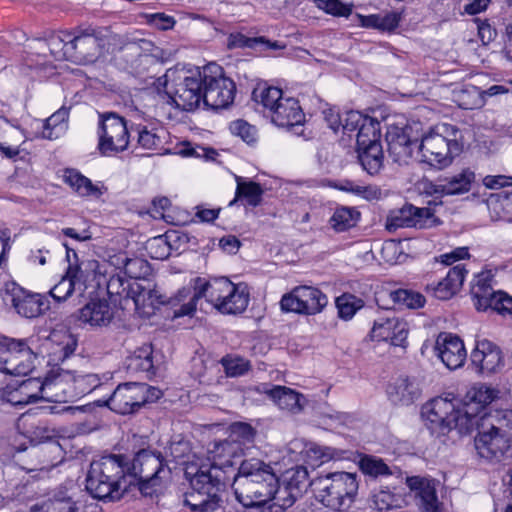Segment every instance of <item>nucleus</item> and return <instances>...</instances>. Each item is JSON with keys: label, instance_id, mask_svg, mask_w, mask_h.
<instances>
[{"label": "nucleus", "instance_id": "1", "mask_svg": "<svg viewBox=\"0 0 512 512\" xmlns=\"http://www.w3.org/2000/svg\"><path fill=\"white\" fill-rule=\"evenodd\" d=\"M240 450L238 444L225 439L215 442L210 450L211 464L190 463L185 468V478L189 481L191 491L185 496V504L194 511L214 512L220 506L219 492L231 482L237 472L235 461Z\"/></svg>", "mask_w": 512, "mask_h": 512}, {"label": "nucleus", "instance_id": "2", "mask_svg": "<svg viewBox=\"0 0 512 512\" xmlns=\"http://www.w3.org/2000/svg\"><path fill=\"white\" fill-rule=\"evenodd\" d=\"M193 282V288L180 289L172 299L173 305H180L174 310V317L191 316L201 298H205L220 313L228 315L241 314L249 304L250 293L244 283L234 284L226 277L209 281L197 277Z\"/></svg>", "mask_w": 512, "mask_h": 512}, {"label": "nucleus", "instance_id": "3", "mask_svg": "<svg viewBox=\"0 0 512 512\" xmlns=\"http://www.w3.org/2000/svg\"><path fill=\"white\" fill-rule=\"evenodd\" d=\"M277 485L273 467L256 458L242 460L231 479L239 503L246 508L263 506L271 500Z\"/></svg>", "mask_w": 512, "mask_h": 512}, {"label": "nucleus", "instance_id": "4", "mask_svg": "<svg viewBox=\"0 0 512 512\" xmlns=\"http://www.w3.org/2000/svg\"><path fill=\"white\" fill-rule=\"evenodd\" d=\"M461 131L452 124L434 126L418 145L419 161L436 169L449 166L463 150Z\"/></svg>", "mask_w": 512, "mask_h": 512}, {"label": "nucleus", "instance_id": "5", "mask_svg": "<svg viewBox=\"0 0 512 512\" xmlns=\"http://www.w3.org/2000/svg\"><path fill=\"white\" fill-rule=\"evenodd\" d=\"M316 498L335 511L347 510L355 501L358 480L355 473L329 472L311 480Z\"/></svg>", "mask_w": 512, "mask_h": 512}, {"label": "nucleus", "instance_id": "6", "mask_svg": "<svg viewBox=\"0 0 512 512\" xmlns=\"http://www.w3.org/2000/svg\"><path fill=\"white\" fill-rule=\"evenodd\" d=\"M421 414L432 434L446 435L452 429L460 434L472 432L471 420L465 417L456 398L436 397L423 405Z\"/></svg>", "mask_w": 512, "mask_h": 512}, {"label": "nucleus", "instance_id": "7", "mask_svg": "<svg viewBox=\"0 0 512 512\" xmlns=\"http://www.w3.org/2000/svg\"><path fill=\"white\" fill-rule=\"evenodd\" d=\"M161 395L160 389L146 383H122L115 388L105 405L118 414H131L145 403L156 401Z\"/></svg>", "mask_w": 512, "mask_h": 512}, {"label": "nucleus", "instance_id": "8", "mask_svg": "<svg viewBox=\"0 0 512 512\" xmlns=\"http://www.w3.org/2000/svg\"><path fill=\"white\" fill-rule=\"evenodd\" d=\"M490 415H482L476 423L477 435L474 439L475 449L481 458L500 461L511 446L507 429L493 423Z\"/></svg>", "mask_w": 512, "mask_h": 512}, {"label": "nucleus", "instance_id": "9", "mask_svg": "<svg viewBox=\"0 0 512 512\" xmlns=\"http://www.w3.org/2000/svg\"><path fill=\"white\" fill-rule=\"evenodd\" d=\"M97 149L102 156H114L127 150L130 134L126 120L114 112L99 115Z\"/></svg>", "mask_w": 512, "mask_h": 512}, {"label": "nucleus", "instance_id": "10", "mask_svg": "<svg viewBox=\"0 0 512 512\" xmlns=\"http://www.w3.org/2000/svg\"><path fill=\"white\" fill-rule=\"evenodd\" d=\"M203 83L206 107L217 110L227 108L233 103L236 92L235 83L224 76L220 66L213 63L204 66Z\"/></svg>", "mask_w": 512, "mask_h": 512}, {"label": "nucleus", "instance_id": "11", "mask_svg": "<svg viewBox=\"0 0 512 512\" xmlns=\"http://www.w3.org/2000/svg\"><path fill=\"white\" fill-rule=\"evenodd\" d=\"M165 466L160 453L143 449L136 453L132 462L128 461V476L139 480L143 494H152L154 491L150 488L158 485L163 477L161 474L167 475L170 472Z\"/></svg>", "mask_w": 512, "mask_h": 512}, {"label": "nucleus", "instance_id": "12", "mask_svg": "<svg viewBox=\"0 0 512 512\" xmlns=\"http://www.w3.org/2000/svg\"><path fill=\"white\" fill-rule=\"evenodd\" d=\"M36 354L27 340L4 338L0 340V371L15 376H26L34 368Z\"/></svg>", "mask_w": 512, "mask_h": 512}, {"label": "nucleus", "instance_id": "13", "mask_svg": "<svg viewBox=\"0 0 512 512\" xmlns=\"http://www.w3.org/2000/svg\"><path fill=\"white\" fill-rule=\"evenodd\" d=\"M327 303V296L318 288L299 286L282 296L280 306L284 312L315 315L320 313Z\"/></svg>", "mask_w": 512, "mask_h": 512}, {"label": "nucleus", "instance_id": "14", "mask_svg": "<svg viewBox=\"0 0 512 512\" xmlns=\"http://www.w3.org/2000/svg\"><path fill=\"white\" fill-rule=\"evenodd\" d=\"M102 46L103 39L95 28H77L71 31L68 45L70 61L78 64L92 63L100 55Z\"/></svg>", "mask_w": 512, "mask_h": 512}, {"label": "nucleus", "instance_id": "15", "mask_svg": "<svg viewBox=\"0 0 512 512\" xmlns=\"http://www.w3.org/2000/svg\"><path fill=\"white\" fill-rule=\"evenodd\" d=\"M434 222L435 217L430 208H419L406 204L402 208L393 210L388 214L385 228L389 232H395L400 228L408 227L423 229L431 227Z\"/></svg>", "mask_w": 512, "mask_h": 512}, {"label": "nucleus", "instance_id": "16", "mask_svg": "<svg viewBox=\"0 0 512 512\" xmlns=\"http://www.w3.org/2000/svg\"><path fill=\"white\" fill-rule=\"evenodd\" d=\"M203 69L197 70L176 84L171 99L177 108L183 111H193L204 104Z\"/></svg>", "mask_w": 512, "mask_h": 512}, {"label": "nucleus", "instance_id": "17", "mask_svg": "<svg viewBox=\"0 0 512 512\" xmlns=\"http://www.w3.org/2000/svg\"><path fill=\"white\" fill-rule=\"evenodd\" d=\"M471 364L480 374H492L501 369L504 359L500 348L487 339L478 340L470 355Z\"/></svg>", "mask_w": 512, "mask_h": 512}, {"label": "nucleus", "instance_id": "18", "mask_svg": "<svg viewBox=\"0 0 512 512\" xmlns=\"http://www.w3.org/2000/svg\"><path fill=\"white\" fill-rule=\"evenodd\" d=\"M3 299L10 304L16 312L26 318H34L40 315L42 303L37 295L32 294L15 282L5 285Z\"/></svg>", "mask_w": 512, "mask_h": 512}, {"label": "nucleus", "instance_id": "19", "mask_svg": "<svg viewBox=\"0 0 512 512\" xmlns=\"http://www.w3.org/2000/svg\"><path fill=\"white\" fill-rule=\"evenodd\" d=\"M435 351L443 364L450 370L462 367L467 358L462 339L452 333L444 332L438 335Z\"/></svg>", "mask_w": 512, "mask_h": 512}, {"label": "nucleus", "instance_id": "20", "mask_svg": "<svg viewBox=\"0 0 512 512\" xmlns=\"http://www.w3.org/2000/svg\"><path fill=\"white\" fill-rule=\"evenodd\" d=\"M407 486L414 493L416 504L423 512H440L442 503L436 490V481L420 476L408 477Z\"/></svg>", "mask_w": 512, "mask_h": 512}, {"label": "nucleus", "instance_id": "21", "mask_svg": "<svg viewBox=\"0 0 512 512\" xmlns=\"http://www.w3.org/2000/svg\"><path fill=\"white\" fill-rule=\"evenodd\" d=\"M408 336L407 323L395 316L380 317L374 321L371 338L376 341H389L394 346L403 347Z\"/></svg>", "mask_w": 512, "mask_h": 512}, {"label": "nucleus", "instance_id": "22", "mask_svg": "<svg viewBox=\"0 0 512 512\" xmlns=\"http://www.w3.org/2000/svg\"><path fill=\"white\" fill-rule=\"evenodd\" d=\"M46 380V401L65 402L75 398L74 372L64 369L52 370Z\"/></svg>", "mask_w": 512, "mask_h": 512}, {"label": "nucleus", "instance_id": "23", "mask_svg": "<svg viewBox=\"0 0 512 512\" xmlns=\"http://www.w3.org/2000/svg\"><path fill=\"white\" fill-rule=\"evenodd\" d=\"M496 398L495 390L485 385L473 387L468 391L463 401H461V409L465 417L471 420L472 430L476 423L482 417L480 414L484 407L490 404Z\"/></svg>", "mask_w": 512, "mask_h": 512}, {"label": "nucleus", "instance_id": "24", "mask_svg": "<svg viewBox=\"0 0 512 512\" xmlns=\"http://www.w3.org/2000/svg\"><path fill=\"white\" fill-rule=\"evenodd\" d=\"M268 118L278 127L298 129L303 124L305 115L297 99L283 97Z\"/></svg>", "mask_w": 512, "mask_h": 512}, {"label": "nucleus", "instance_id": "25", "mask_svg": "<svg viewBox=\"0 0 512 512\" xmlns=\"http://www.w3.org/2000/svg\"><path fill=\"white\" fill-rule=\"evenodd\" d=\"M410 127L392 128L386 134L389 155L395 162L406 163L412 157L413 148L418 147V140H412Z\"/></svg>", "mask_w": 512, "mask_h": 512}, {"label": "nucleus", "instance_id": "26", "mask_svg": "<svg viewBox=\"0 0 512 512\" xmlns=\"http://www.w3.org/2000/svg\"><path fill=\"white\" fill-rule=\"evenodd\" d=\"M95 478L110 477L114 481L126 484L125 477L128 475V459L123 455H106L90 464Z\"/></svg>", "mask_w": 512, "mask_h": 512}, {"label": "nucleus", "instance_id": "27", "mask_svg": "<svg viewBox=\"0 0 512 512\" xmlns=\"http://www.w3.org/2000/svg\"><path fill=\"white\" fill-rule=\"evenodd\" d=\"M388 399L396 406H409L421 396V388L415 378L402 376L387 387Z\"/></svg>", "mask_w": 512, "mask_h": 512}, {"label": "nucleus", "instance_id": "28", "mask_svg": "<svg viewBox=\"0 0 512 512\" xmlns=\"http://www.w3.org/2000/svg\"><path fill=\"white\" fill-rule=\"evenodd\" d=\"M93 470L89 469L86 477V490L88 493L99 500H119L126 490L127 484L114 481L112 478H96L99 481L94 482Z\"/></svg>", "mask_w": 512, "mask_h": 512}, {"label": "nucleus", "instance_id": "29", "mask_svg": "<svg viewBox=\"0 0 512 512\" xmlns=\"http://www.w3.org/2000/svg\"><path fill=\"white\" fill-rule=\"evenodd\" d=\"M475 181V172L470 168H463L458 173L439 180L438 184H431L433 193L441 195H461L470 191Z\"/></svg>", "mask_w": 512, "mask_h": 512}, {"label": "nucleus", "instance_id": "30", "mask_svg": "<svg viewBox=\"0 0 512 512\" xmlns=\"http://www.w3.org/2000/svg\"><path fill=\"white\" fill-rule=\"evenodd\" d=\"M466 274L464 265L457 264L450 268L445 278L436 285H428L427 289L431 290L436 298L448 300L460 290Z\"/></svg>", "mask_w": 512, "mask_h": 512}, {"label": "nucleus", "instance_id": "31", "mask_svg": "<svg viewBox=\"0 0 512 512\" xmlns=\"http://www.w3.org/2000/svg\"><path fill=\"white\" fill-rule=\"evenodd\" d=\"M78 319L91 326H107L113 319V310L106 300L91 301L79 310Z\"/></svg>", "mask_w": 512, "mask_h": 512}, {"label": "nucleus", "instance_id": "32", "mask_svg": "<svg viewBox=\"0 0 512 512\" xmlns=\"http://www.w3.org/2000/svg\"><path fill=\"white\" fill-rule=\"evenodd\" d=\"M152 354L151 345H143L137 348L125 360L127 372L132 375H143L146 378L155 375Z\"/></svg>", "mask_w": 512, "mask_h": 512}, {"label": "nucleus", "instance_id": "33", "mask_svg": "<svg viewBox=\"0 0 512 512\" xmlns=\"http://www.w3.org/2000/svg\"><path fill=\"white\" fill-rule=\"evenodd\" d=\"M261 391L266 394L280 409L299 412L302 409L301 395L291 388L268 384L262 385Z\"/></svg>", "mask_w": 512, "mask_h": 512}, {"label": "nucleus", "instance_id": "34", "mask_svg": "<svg viewBox=\"0 0 512 512\" xmlns=\"http://www.w3.org/2000/svg\"><path fill=\"white\" fill-rule=\"evenodd\" d=\"M357 23L367 29H376L382 32L395 30L402 19L400 11L392 10L378 14L362 15L356 14Z\"/></svg>", "mask_w": 512, "mask_h": 512}, {"label": "nucleus", "instance_id": "35", "mask_svg": "<svg viewBox=\"0 0 512 512\" xmlns=\"http://www.w3.org/2000/svg\"><path fill=\"white\" fill-rule=\"evenodd\" d=\"M47 380L28 378L22 381L12 394L15 404H29L38 400H46Z\"/></svg>", "mask_w": 512, "mask_h": 512}, {"label": "nucleus", "instance_id": "36", "mask_svg": "<svg viewBox=\"0 0 512 512\" xmlns=\"http://www.w3.org/2000/svg\"><path fill=\"white\" fill-rule=\"evenodd\" d=\"M492 275L482 272L475 277L471 286V297L478 311H487L488 300L497 292L493 289Z\"/></svg>", "mask_w": 512, "mask_h": 512}, {"label": "nucleus", "instance_id": "37", "mask_svg": "<svg viewBox=\"0 0 512 512\" xmlns=\"http://www.w3.org/2000/svg\"><path fill=\"white\" fill-rule=\"evenodd\" d=\"M236 183L235 198L230 202V205L238 200L251 207H257L261 204L264 190L259 183L244 180L240 176H236Z\"/></svg>", "mask_w": 512, "mask_h": 512}, {"label": "nucleus", "instance_id": "38", "mask_svg": "<svg viewBox=\"0 0 512 512\" xmlns=\"http://www.w3.org/2000/svg\"><path fill=\"white\" fill-rule=\"evenodd\" d=\"M301 453L306 461L313 466H319L331 460L341 459L344 454L341 450L319 445L315 442L305 443Z\"/></svg>", "mask_w": 512, "mask_h": 512}, {"label": "nucleus", "instance_id": "39", "mask_svg": "<svg viewBox=\"0 0 512 512\" xmlns=\"http://www.w3.org/2000/svg\"><path fill=\"white\" fill-rule=\"evenodd\" d=\"M67 261L69 262V265L65 274L70 278L72 283H75L74 286L77 289V293L81 295L87 288V282L90 278L91 271L96 266L97 262H72L70 260L69 249H67Z\"/></svg>", "mask_w": 512, "mask_h": 512}, {"label": "nucleus", "instance_id": "40", "mask_svg": "<svg viewBox=\"0 0 512 512\" xmlns=\"http://www.w3.org/2000/svg\"><path fill=\"white\" fill-rule=\"evenodd\" d=\"M253 100L262 107L263 114L268 117L275 106L283 99L281 89L273 86H258L252 93Z\"/></svg>", "mask_w": 512, "mask_h": 512}, {"label": "nucleus", "instance_id": "41", "mask_svg": "<svg viewBox=\"0 0 512 512\" xmlns=\"http://www.w3.org/2000/svg\"><path fill=\"white\" fill-rule=\"evenodd\" d=\"M357 152L359 162L368 174L375 175L381 170L384 158L381 144L357 149Z\"/></svg>", "mask_w": 512, "mask_h": 512}, {"label": "nucleus", "instance_id": "42", "mask_svg": "<svg viewBox=\"0 0 512 512\" xmlns=\"http://www.w3.org/2000/svg\"><path fill=\"white\" fill-rule=\"evenodd\" d=\"M227 46L229 49L261 48L262 50H268L281 48L277 42L272 43L264 37H247L242 33H231L228 37Z\"/></svg>", "mask_w": 512, "mask_h": 512}, {"label": "nucleus", "instance_id": "43", "mask_svg": "<svg viewBox=\"0 0 512 512\" xmlns=\"http://www.w3.org/2000/svg\"><path fill=\"white\" fill-rule=\"evenodd\" d=\"M111 379L109 374L96 373L76 374L74 372L75 397L86 395Z\"/></svg>", "mask_w": 512, "mask_h": 512}, {"label": "nucleus", "instance_id": "44", "mask_svg": "<svg viewBox=\"0 0 512 512\" xmlns=\"http://www.w3.org/2000/svg\"><path fill=\"white\" fill-rule=\"evenodd\" d=\"M389 297L393 305L399 309H417L425 304V298L421 293L409 289L392 290L389 292Z\"/></svg>", "mask_w": 512, "mask_h": 512}, {"label": "nucleus", "instance_id": "45", "mask_svg": "<svg viewBox=\"0 0 512 512\" xmlns=\"http://www.w3.org/2000/svg\"><path fill=\"white\" fill-rule=\"evenodd\" d=\"M380 123L377 120L368 118L361 124L356 134L357 149H363L373 144H381L380 137Z\"/></svg>", "mask_w": 512, "mask_h": 512}, {"label": "nucleus", "instance_id": "46", "mask_svg": "<svg viewBox=\"0 0 512 512\" xmlns=\"http://www.w3.org/2000/svg\"><path fill=\"white\" fill-rule=\"evenodd\" d=\"M71 41V31H59L47 38V45L51 55L56 60H69L68 45Z\"/></svg>", "mask_w": 512, "mask_h": 512}, {"label": "nucleus", "instance_id": "47", "mask_svg": "<svg viewBox=\"0 0 512 512\" xmlns=\"http://www.w3.org/2000/svg\"><path fill=\"white\" fill-rule=\"evenodd\" d=\"M359 212L350 207L337 208L330 218L331 227L337 232H343L354 227L359 219Z\"/></svg>", "mask_w": 512, "mask_h": 512}, {"label": "nucleus", "instance_id": "48", "mask_svg": "<svg viewBox=\"0 0 512 512\" xmlns=\"http://www.w3.org/2000/svg\"><path fill=\"white\" fill-rule=\"evenodd\" d=\"M65 182L69 184L80 196H90L99 193L97 186L90 179L75 170H67Z\"/></svg>", "mask_w": 512, "mask_h": 512}, {"label": "nucleus", "instance_id": "49", "mask_svg": "<svg viewBox=\"0 0 512 512\" xmlns=\"http://www.w3.org/2000/svg\"><path fill=\"white\" fill-rule=\"evenodd\" d=\"M458 103L462 109L472 110L483 107L485 98L478 87L470 85L459 92Z\"/></svg>", "mask_w": 512, "mask_h": 512}, {"label": "nucleus", "instance_id": "50", "mask_svg": "<svg viewBox=\"0 0 512 512\" xmlns=\"http://www.w3.org/2000/svg\"><path fill=\"white\" fill-rule=\"evenodd\" d=\"M359 468L365 475L374 478L391 474L388 465L381 458L371 455H364L360 458Z\"/></svg>", "mask_w": 512, "mask_h": 512}, {"label": "nucleus", "instance_id": "51", "mask_svg": "<svg viewBox=\"0 0 512 512\" xmlns=\"http://www.w3.org/2000/svg\"><path fill=\"white\" fill-rule=\"evenodd\" d=\"M336 305L340 318L350 320L364 306V302L352 294H343L337 298Z\"/></svg>", "mask_w": 512, "mask_h": 512}, {"label": "nucleus", "instance_id": "52", "mask_svg": "<svg viewBox=\"0 0 512 512\" xmlns=\"http://www.w3.org/2000/svg\"><path fill=\"white\" fill-rule=\"evenodd\" d=\"M275 493L271 500L273 506L279 507L281 510H285L291 507L296 499L300 497V494L294 493V489L291 488L287 483L284 486L279 485V478L277 477V485L275 487Z\"/></svg>", "mask_w": 512, "mask_h": 512}, {"label": "nucleus", "instance_id": "53", "mask_svg": "<svg viewBox=\"0 0 512 512\" xmlns=\"http://www.w3.org/2000/svg\"><path fill=\"white\" fill-rule=\"evenodd\" d=\"M146 250L152 259L165 260L170 256L172 247L167 237L160 235L146 242Z\"/></svg>", "mask_w": 512, "mask_h": 512}, {"label": "nucleus", "instance_id": "54", "mask_svg": "<svg viewBox=\"0 0 512 512\" xmlns=\"http://www.w3.org/2000/svg\"><path fill=\"white\" fill-rule=\"evenodd\" d=\"M289 473L290 476L288 477L287 484L294 489V493L302 495L308 486H312L306 467L296 466Z\"/></svg>", "mask_w": 512, "mask_h": 512}, {"label": "nucleus", "instance_id": "55", "mask_svg": "<svg viewBox=\"0 0 512 512\" xmlns=\"http://www.w3.org/2000/svg\"><path fill=\"white\" fill-rule=\"evenodd\" d=\"M150 271V265L142 258H125L124 260V272L130 278H145L150 274Z\"/></svg>", "mask_w": 512, "mask_h": 512}, {"label": "nucleus", "instance_id": "56", "mask_svg": "<svg viewBox=\"0 0 512 512\" xmlns=\"http://www.w3.org/2000/svg\"><path fill=\"white\" fill-rule=\"evenodd\" d=\"M497 312L500 315H512V297L506 292L498 290L489 300L487 310Z\"/></svg>", "mask_w": 512, "mask_h": 512}, {"label": "nucleus", "instance_id": "57", "mask_svg": "<svg viewBox=\"0 0 512 512\" xmlns=\"http://www.w3.org/2000/svg\"><path fill=\"white\" fill-rule=\"evenodd\" d=\"M137 143L140 147L148 150L158 149L162 144L161 137L146 126L138 125L136 127Z\"/></svg>", "mask_w": 512, "mask_h": 512}, {"label": "nucleus", "instance_id": "58", "mask_svg": "<svg viewBox=\"0 0 512 512\" xmlns=\"http://www.w3.org/2000/svg\"><path fill=\"white\" fill-rule=\"evenodd\" d=\"M229 439L240 446L241 443H250L255 437L254 428L247 423L237 422L231 425Z\"/></svg>", "mask_w": 512, "mask_h": 512}, {"label": "nucleus", "instance_id": "59", "mask_svg": "<svg viewBox=\"0 0 512 512\" xmlns=\"http://www.w3.org/2000/svg\"><path fill=\"white\" fill-rule=\"evenodd\" d=\"M318 7L326 13L337 17H348L352 13V4L343 3L341 0H317Z\"/></svg>", "mask_w": 512, "mask_h": 512}, {"label": "nucleus", "instance_id": "60", "mask_svg": "<svg viewBox=\"0 0 512 512\" xmlns=\"http://www.w3.org/2000/svg\"><path fill=\"white\" fill-rule=\"evenodd\" d=\"M74 285L75 283H72L70 278L65 274L59 282L51 288L50 295L58 302L64 301L70 297L72 293L77 292Z\"/></svg>", "mask_w": 512, "mask_h": 512}, {"label": "nucleus", "instance_id": "61", "mask_svg": "<svg viewBox=\"0 0 512 512\" xmlns=\"http://www.w3.org/2000/svg\"><path fill=\"white\" fill-rule=\"evenodd\" d=\"M232 134L239 136L243 141L250 144L256 141V129L244 120H236L229 127Z\"/></svg>", "mask_w": 512, "mask_h": 512}, {"label": "nucleus", "instance_id": "62", "mask_svg": "<svg viewBox=\"0 0 512 512\" xmlns=\"http://www.w3.org/2000/svg\"><path fill=\"white\" fill-rule=\"evenodd\" d=\"M372 506L378 511H386L396 506V499L390 491L381 490L373 494Z\"/></svg>", "mask_w": 512, "mask_h": 512}, {"label": "nucleus", "instance_id": "63", "mask_svg": "<svg viewBox=\"0 0 512 512\" xmlns=\"http://www.w3.org/2000/svg\"><path fill=\"white\" fill-rule=\"evenodd\" d=\"M368 118L369 117H365L357 111H348L345 113V118L342 119V125L340 127H342L345 132L357 131L360 125L364 124V120Z\"/></svg>", "mask_w": 512, "mask_h": 512}, {"label": "nucleus", "instance_id": "64", "mask_svg": "<svg viewBox=\"0 0 512 512\" xmlns=\"http://www.w3.org/2000/svg\"><path fill=\"white\" fill-rule=\"evenodd\" d=\"M226 372L230 376L243 375L250 369V363L242 358L224 360Z\"/></svg>", "mask_w": 512, "mask_h": 512}]
</instances>
